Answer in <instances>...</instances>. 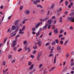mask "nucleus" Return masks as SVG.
<instances>
[{
	"label": "nucleus",
	"mask_w": 74,
	"mask_h": 74,
	"mask_svg": "<svg viewBox=\"0 0 74 74\" xmlns=\"http://www.w3.org/2000/svg\"><path fill=\"white\" fill-rule=\"evenodd\" d=\"M73 15H74V12H73L70 14V16H73Z\"/></svg>",
	"instance_id": "50"
},
{
	"label": "nucleus",
	"mask_w": 74,
	"mask_h": 74,
	"mask_svg": "<svg viewBox=\"0 0 74 74\" xmlns=\"http://www.w3.org/2000/svg\"><path fill=\"white\" fill-rule=\"evenodd\" d=\"M66 58H68V57L69 56V54L68 53L66 55Z\"/></svg>",
	"instance_id": "64"
},
{
	"label": "nucleus",
	"mask_w": 74,
	"mask_h": 74,
	"mask_svg": "<svg viewBox=\"0 0 74 74\" xmlns=\"http://www.w3.org/2000/svg\"><path fill=\"white\" fill-rule=\"evenodd\" d=\"M25 28H26V27L25 26V25H23V27L22 29H20L19 30L21 31H24Z\"/></svg>",
	"instance_id": "12"
},
{
	"label": "nucleus",
	"mask_w": 74,
	"mask_h": 74,
	"mask_svg": "<svg viewBox=\"0 0 74 74\" xmlns=\"http://www.w3.org/2000/svg\"><path fill=\"white\" fill-rule=\"evenodd\" d=\"M56 43L55 41H53L52 43V45H55Z\"/></svg>",
	"instance_id": "41"
},
{
	"label": "nucleus",
	"mask_w": 74,
	"mask_h": 74,
	"mask_svg": "<svg viewBox=\"0 0 74 74\" xmlns=\"http://www.w3.org/2000/svg\"><path fill=\"white\" fill-rule=\"evenodd\" d=\"M69 29L70 30H73V27L72 26Z\"/></svg>",
	"instance_id": "55"
},
{
	"label": "nucleus",
	"mask_w": 74,
	"mask_h": 74,
	"mask_svg": "<svg viewBox=\"0 0 74 74\" xmlns=\"http://www.w3.org/2000/svg\"><path fill=\"white\" fill-rule=\"evenodd\" d=\"M60 44H61L62 45H63V41H60Z\"/></svg>",
	"instance_id": "56"
},
{
	"label": "nucleus",
	"mask_w": 74,
	"mask_h": 74,
	"mask_svg": "<svg viewBox=\"0 0 74 74\" xmlns=\"http://www.w3.org/2000/svg\"><path fill=\"white\" fill-rule=\"evenodd\" d=\"M28 49L27 52H30L31 51V49L29 47L27 48V50Z\"/></svg>",
	"instance_id": "25"
},
{
	"label": "nucleus",
	"mask_w": 74,
	"mask_h": 74,
	"mask_svg": "<svg viewBox=\"0 0 74 74\" xmlns=\"http://www.w3.org/2000/svg\"><path fill=\"white\" fill-rule=\"evenodd\" d=\"M16 49H17V47H15L13 48V50L14 51H16Z\"/></svg>",
	"instance_id": "54"
},
{
	"label": "nucleus",
	"mask_w": 74,
	"mask_h": 74,
	"mask_svg": "<svg viewBox=\"0 0 74 74\" xmlns=\"http://www.w3.org/2000/svg\"><path fill=\"white\" fill-rule=\"evenodd\" d=\"M47 24H46L45 26L43 27L42 28V30H46L47 29Z\"/></svg>",
	"instance_id": "10"
},
{
	"label": "nucleus",
	"mask_w": 74,
	"mask_h": 74,
	"mask_svg": "<svg viewBox=\"0 0 74 74\" xmlns=\"http://www.w3.org/2000/svg\"><path fill=\"white\" fill-rule=\"evenodd\" d=\"M7 38H6L4 39V43H5V42H6V41H7Z\"/></svg>",
	"instance_id": "46"
},
{
	"label": "nucleus",
	"mask_w": 74,
	"mask_h": 74,
	"mask_svg": "<svg viewBox=\"0 0 74 74\" xmlns=\"http://www.w3.org/2000/svg\"><path fill=\"white\" fill-rule=\"evenodd\" d=\"M40 12H42V13H44V10H41L40 11Z\"/></svg>",
	"instance_id": "47"
},
{
	"label": "nucleus",
	"mask_w": 74,
	"mask_h": 74,
	"mask_svg": "<svg viewBox=\"0 0 74 74\" xmlns=\"http://www.w3.org/2000/svg\"><path fill=\"white\" fill-rule=\"evenodd\" d=\"M56 56H55V57L54 60V63H56Z\"/></svg>",
	"instance_id": "29"
},
{
	"label": "nucleus",
	"mask_w": 74,
	"mask_h": 74,
	"mask_svg": "<svg viewBox=\"0 0 74 74\" xmlns=\"http://www.w3.org/2000/svg\"><path fill=\"white\" fill-rule=\"evenodd\" d=\"M25 13L27 15H29L30 14V11L28 10H25Z\"/></svg>",
	"instance_id": "11"
},
{
	"label": "nucleus",
	"mask_w": 74,
	"mask_h": 74,
	"mask_svg": "<svg viewBox=\"0 0 74 74\" xmlns=\"http://www.w3.org/2000/svg\"><path fill=\"white\" fill-rule=\"evenodd\" d=\"M65 5L66 6H67V5H68V4L69 3H68V1H65Z\"/></svg>",
	"instance_id": "37"
},
{
	"label": "nucleus",
	"mask_w": 74,
	"mask_h": 74,
	"mask_svg": "<svg viewBox=\"0 0 74 74\" xmlns=\"http://www.w3.org/2000/svg\"><path fill=\"white\" fill-rule=\"evenodd\" d=\"M19 21H21V20H18L16 21L14 23V25L16 26L17 25H18V24H19Z\"/></svg>",
	"instance_id": "5"
},
{
	"label": "nucleus",
	"mask_w": 74,
	"mask_h": 74,
	"mask_svg": "<svg viewBox=\"0 0 74 74\" xmlns=\"http://www.w3.org/2000/svg\"><path fill=\"white\" fill-rule=\"evenodd\" d=\"M22 51V49L20 48L18 50V52H21Z\"/></svg>",
	"instance_id": "62"
},
{
	"label": "nucleus",
	"mask_w": 74,
	"mask_h": 74,
	"mask_svg": "<svg viewBox=\"0 0 74 74\" xmlns=\"http://www.w3.org/2000/svg\"><path fill=\"white\" fill-rule=\"evenodd\" d=\"M61 40H65V38L64 37H62L61 38Z\"/></svg>",
	"instance_id": "57"
},
{
	"label": "nucleus",
	"mask_w": 74,
	"mask_h": 74,
	"mask_svg": "<svg viewBox=\"0 0 74 74\" xmlns=\"http://www.w3.org/2000/svg\"><path fill=\"white\" fill-rule=\"evenodd\" d=\"M73 17H68L67 18V20H68V21H71V20L72 19V18Z\"/></svg>",
	"instance_id": "15"
},
{
	"label": "nucleus",
	"mask_w": 74,
	"mask_h": 74,
	"mask_svg": "<svg viewBox=\"0 0 74 74\" xmlns=\"http://www.w3.org/2000/svg\"><path fill=\"white\" fill-rule=\"evenodd\" d=\"M3 74H5V73H6V71L5 70H3Z\"/></svg>",
	"instance_id": "63"
},
{
	"label": "nucleus",
	"mask_w": 74,
	"mask_h": 74,
	"mask_svg": "<svg viewBox=\"0 0 74 74\" xmlns=\"http://www.w3.org/2000/svg\"><path fill=\"white\" fill-rule=\"evenodd\" d=\"M16 41L15 40L13 41V42L12 43V47H15L16 45Z\"/></svg>",
	"instance_id": "6"
},
{
	"label": "nucleus",
	"mask_w": 74,
	"mask_h": 74,
	"mask_svg": "<svg viewBox=\"0 0 74 74\" xmlns=\"http://www.w3.org/2000/svg\"><path fill=\"white\" fill-rule=\"evenodd\" d=\"M27 45H25V50H27Z\"/></svg>",
	"instance_id": "34"
},
{
	"label": "nucleus",
	"mask_w": 74,
	"mask_h": 74,
	"mask_svg": "<svg viewBox=\"0 0 74 74\" xmlns=\"http://www.w3.org/2000/svg\"><path fill=\"white\" fill-rule=\"evenodd\" d=\"M55 41L57 44H58L59 43V40H58V39H56Z\"/></svg>",
	"instance_id": "44"
},
{
	"label": "nucleus",
	"mask_w": 74,
	"mask_h": 74,
	"mask_svg": "<svg viewBox=\"0 0 74 74\" xmlns=\"http://www.w3.org/2000/svg\"><path fill=\"white\" fill-rule=\"evenodd\" d=\"M46 24H47V26H48V25H49L47 28L48 29H51V24H48V23H47Z\"/></svg>",
	"instance_id": "22"
},
{
	"label": "nucleus",
	"mask_w": 74,
	"mask_h": 74,
	"mask_svg": "<svg viewBox=\"0 0 74 74\" xmlns=\"http://www.w3.org/2000/svg\"><path fill=\"white\" fill-rule=\"evenodd\" d=\"M68 41H69V40H68L65 41L64 44V46L66 45L67 43H68Z\"/></svg>",
	"instance_id": "21"
},
{
	"label": "nucleus",
	"mask_w": 74,
	"mask_h": 74,
	"mask_svg": "<svg viewBox=\"0 0 74 74\" xmlns=\"http://www.w3.org/2000/svg\"><path fill=\"white\" fill-rule=\"evenodd\" d=\"M54 34H58V33H59V31H58V29H56L54 31Z\"/></svg>",
	"instance_id": "7"
},
{
	"label": "nucleus",
	"mask_w": 74,
	"mask_h": 74,
	"mask_svg": "<svg viewBox=\"0 0 74 74\" xmlns=\"http://www.w3.org/2000/svg\"><path fill=\"white\" fill-rule=\"evenodd\" d=\"M2 65L3 66H5V61H3V62Z\"/></svg>",
	"instance_id": "35"
},
{
	"label": "nucleus",
	"mask_w": 74,
	"mask_h": 74,
	"mask_svg": "<svg viewBox=\"0 0 74 74\" xmlns=\"http://www.w3.org/2000/svg\"><path fill=\"white\" fill-rule=\"evenodd\" d=\"M59 21L60 22H62L63 21V19L62 17H60Z\"/></svg>",
	"instance_id": "27"
},
{
	"label": "nucleus",
	"mask_w": 74,
	"mask_h": 74,
	"mask_svg": "<svg viewBox=\"0 0 74 74\" xmlns=\"http://www.w3.org/2000/svg\"><path fill=\"white\" fill-rule=\"evenodd\" d=\"M33 3L35 4H37L38 3H40V0H36L35 1H32Z\"/></svg>",
	"instance_id": "4"
},
{
	"label": "nucleus",
	"mask_w": 74,
	"mask_h": 74,
	"mask_svg": "<svg viewBox=\"0 0 74 74\" xmlns=\"http://www.w3.org/2000/svg\"><path fill=\"white\" fill-rule=\"evenodd\" d=\"M53 54H50V55H49V57H51V56H53Z\"/></svg>",
	"instance_id": "60"
},
{
	"label": "nucleus",
	"mask_w": 74,
	"mask_h": 74,
	"mask_svg": "<svg viewBox=\"0 0 74 74\" xmlns=\"http://www.w3.org/2000/svg\"><path fill=\"white\" fill-rule=\"evenodd\" d=\"M55 68H56V67H53V68H51L49 70V71H52L53 70H54V69H55Z\"/></svg>",
	"instance_id": "28"
},
{
	"label": "nucleus",
	"mask_w": 74,
	"mask_h": 74,
	"mask_svg": "<svg viewBox=\"0 0 74 74\" xmlns=\"http://www.w3.org/2000/svg\"><path fill=\"white\" fill-rule=\"evenodd\" d=\"M57 49L58 51H60L61 50V47L60 46H58L57 47Z\"/></svg>",
	"instance_id": "23"
},
{
	"label": "nucleus",
	"mask_w": 74,
	"mask_h": 74,
	"mask_svg": "<svg viewBox=\"0 0 74 74\" xmlns=\"http://www.w3.org/2000/svg\"><path fill=\"white\" fill-rule=\"evenodd\" d=\"M40 31H39V32H38L36 34V36H37V37H38V36H39V35H40Z\"/></svg>",
	"instance_id": "33"
},
{
	"label": "nucleus",
	"mask_w": 74,
	"mask_h": 74,
	"mask_svg": "<svg viewBox=\"0 0 74 74\" xmlns=\"http://www.w3.org/2000/svg\"><path fill=\"white\" fill-rule=\"evenodd\" d=\"M62 11V9H60L57 10L56 11L58 12H60V11Z\"/></svg>",
	"instance_id": "30"
},
{
	"label": "nucleus",
	"mask_w": 74,
	"mask_h": 74,
	"mask_svg": "<svg viewBox=\"0 0 74 74\" xmlns=\"http://www.w3.org/2000/svg\"><path fill=\"white\" fill-rule=\"evenodd\" d=\"M42 67V64H40L39 65V68H41Z\"/></svg>",
	"instance_id": "59"
},
{
	"label": "nucleus",
	"mask_w": 74,
	"mask_h": 74,
	"mask_svg": "<svg viewBox=\"0 0 74 74\" xmlns=\"http://www.w3.org/2000/svg\"><path fill=\"white\" fill-rule=\"evenodd\" d=\"M50 45V42H48L45 44V46H48Z\"/></svg>",
	"instance_id": "36"
},
{
	"label": "nucleus",
	"mask_w": 74,
	"mask_h": 74,
	"mask_svg": "<svg viewBox=\"0 0 74 74\" xmlns=\"http://www.w3.org/2000/svg\"><path fill=\"white\" fill-rule=\"evenodd\" d=\"M36 28L35 27H33L32 29V32H35L36 31Z\"/></svg>",
	"instance_id": "31"
},
{
	"label": "nucleus",
	"mask_w": 74,
	"mask_h": 74,
	"mask_svg": "<svg viewBox=\"0 0 74 74\" xmlns=\"http://www.w3.org/2000/svg\"><path fill=\"white\" fill-rule=\"evenodd\" d=\"M36 52V50H34L33 51L32 53L33 54H35Z\"/></svg>",
	"instance_id": "52"
},
{
	"label": "nucleus",
	"mask_w": 74,
	"mask_h": 74,
	"mask_svg": "<svg viewBox=\"0 0 74 74\" xmlns=\"http://www.w3.org/2000/svg\"><path fill=\"white\" fill-rule=\"evenodd\" d=\"M12 63H14V62H15V60H13L12 61Z\"/></svg>",
	"instance_id": "61"
},
{
	"label": "nucleus",
	"mask_w": 74,
	"mask_h": 74,
	"mask_svg": "<svg viewBox=\"0 0 74 74\" xmlns=\"http://www.w3.org/2000/svg\"><path fill=\"white\" fill-rule=\"evenodd\" d=\"M37 7H38V8H40H40H42V7L41 6V5H37Z\"/></svg>",
	"instance_id": "38"
},
{
	"label": "nucleus",
	"mask_w": 74,
	"mask_h": 74,
	"mask_svg": "<svg viewBox=\"0 0 74 74\" xmlns=\"http://www.w3.org/2000/svg\"><path fill=\"white\" fill-rule=\"evenodd\" d=\"M20 35L19 34L18 35H17L16 36H15V40L16 41H17V39L18 38V37H20Z\"/></svg>",
	"instance_id": "14"
},
{
	"label": "nucleus",
	"mask_w": 74,
	"mask_h": 74,
	"mask_svg": "<svg viewBox=\"0 0 74 74\" xmlns=\"http://www.w3.org/2000/svg\"><path fill=\"white\" fill-rule=\"evenodd\" d=\"M17 29L15 31H14L13 33H11L10 34L11 36L10 37V38H12V37H14L16 35V32H17L18 31V29H19V27H17Z\"/></svg>",
	"instance_id": "1"
},
{
	"label": "nucleus",
	"mask_w": 74,
	"mask_h": 74,
	"mask_svg": "<svg viewBox=\"0 0 74 74\" xmlns=\"http://www.w3.org/2000/svg\"><path fill=\"white\" fill-rule=\"evenodd\" d=\"M4 18V16L3 17L2 20H0V26L1 25V24H2V21H3Z\"/></svg>",
	"instance_id": "16"
},
{
	"label": "nucleus",
	"mask_w": 74,
	"mask_h": 74,
	"mask_svg": "<svg viewBox=\"0 0 74 74\" xmlns=\"http://www.w3.org/2000/svg\"><path fill=\"white\" fill-rule=\"evenodd\" d=\"M64 14L65 15H67V14H68V12L67 11H66L65 12Z\"/></svg>",
	"instance_id": "53"
},
{
	"label": "nucleus",
	"mask_w": 74,
	"mask_h": 74,
	"mask_svg": "<svg viewBox=\"0 0 74 74\" xmlns=\"http://www.w3.org/2000/svg\"><path fill=\"white\" fill-rule=\"evenodd\" d=\"M47 24L48 25H51V23L53 22V20H49L47 21Z\"/></svg>",
	"instance_id": "9"
},
{
	"label": "nucleus",
	"mask_w": 74,
	"mask_h": 74,
	"mask_svg": "<svg viewBox=\"0 0 74 74\" xmlns=\"http://www.w3.org/2000/svg\"><path fill=\"white\" fill-rule=\"evenodd\" d=\"M56 18V17H55V16H53L52 17L51 19H55Z\"/></svg>",
	"instance_id": "49"
},
{
	"label": "nucleus",
	"mask_w": 74,
	"mask_h": 74,
	"mask_svg": "<svg viewBox=\"0 0 74 74\" xmlns=\"http://www.w3.org/2000/svg\"><path fill=\"white\" fill-rule=\"evenodd\" d=\"M47 48L48 49H51V46H49Z\"/></svg>",
	"instance_id": "58"
},
{
	"label": "nucleus",
	"mask_w": 74,
	"mask_h": 74,
	"mask_svg": "<svg viewBox=\"0 0 74 74\" xmlns=\"http://www.w3.org/2000/svg\"><path fill=\"white\" fill-rule=\"evenodd\" d=\"M23 32V31H21L19 30V34H21V35H22L23 34V33H25V32Z\"/></svg>",
	"instance_id": "26"
},
{
	"label": "nucleus",
	"mask_w": 74,
	"mask_h": 74,
	"mask_svg": "<svg viewBox=\"0 0 74 74\" xmlns=\"http://www.w3.org/2000/svg\"><path fill=\"white\" fill-rule=\"evenodd\" d=\"M53 24H56V20H55L53 21Z\"/></svg>",
	"instance_id": "45"
},
{
	"label": "nucleus",
	"mask_w": 74,
	"mask_h": 74,
	"mask_svg": "<svg viewBox=\"0 0 74 74\" xmlns=\"http://www.w3.org/2000/svg\"><path fill=\"white\" fill-rule=\"evenodd\" d=\"M27 43V41L26 40H25L23 42V44H26Z\"/></svg>",
	"instance_id": "48"
},
{
	"label": "nucleus",
	"mask_w": 74,
	"mask_h": 74,
	"mask_svg": "<svg viewBox=\"0 0 74 74\" xmlns=\"http://www.w3.org/2000/svg\"><path fill=\"white\" fill-rule=\"evenodd\" d=\"M55 7V4H53L51 6V7L50 8V9L51 10H52L53 9V7Z\"/></svg>",
	"instance_id": "17"
},
{
	"label": "nucleus",
	"mask_w": 74,
	"mask_h": 74,
	"mask_svg": "<svg viewBox=\"0 0 74 74\" xmlns=\"http://www.w3.org/2000/svg\"><path fill=\"white\" fill-rule=\"evenodd\" d=\"M62 36H63V35L61 34V35H60L58 37H59V38H60L62 37Z\"/></svg>",
	"instance_id": "51"
},
{
	"label": "nucleus",
	"mask_w": 74,
	"mask_h": 74,
	"mask_svg": "<svg viewBox=\"0 0 74 74\" xmlns=\"http://www.w3.org/2000/svg\"><path fill=\"white\" fill-rule=\"evenodd\" d=\"M64 32V30H63V29H62L61 30L60 32V34H62V33H63Z\"/></svg>",
	"instance_id": "39"
},
{
	"label": "nucleus",
	"mask_w": 74,
	"mask_h": 74,
	"mask_svg": "<svg viewBox=\"0 0 74 74\" xmlns=\"http://www.w3.org/2000/svg\"><path fill=\"white\" fill-rule=\"evenodd\" d=\"M42 22H41V23H36V25H35V26L36 28H38L39 27L40 25H42Z\"/></svg>",
	"instance_id": "2"
},
{
	"label": "nucleus",
	"mask_w": 74,
	"mask_h": 74,
	"mask_svg": "<svg viewBox=\"0 0 74 74\" xmlns=\"http://www.w3.org/2000/svg\"><path fill=\"white\" fill-rule=\"evenodd\" d=\"M37 55L38 56H41V55H42V52H39Z\"/></svg>",
	"instance_id": "24"
},
{
	"label": "nucleus",
	"mask_w": 74,
	"mask_h": 74,
	"mask_svg": "<svg viewBox=\"0 0 74 74\" xmlns=\"http://www.w3.org/2000/svg\"><path fill=\"white\" fill-rule=\"evenodd\" d=\"M16 26L14 25H12V28H11L12 30H16Z\"/></svg>",
	"instance_id": "8"
},
{
	"label": "nucleus",
	"mask_w": 74,
	"mask_h": 74,
	"mask_svg": "<svg viewBox=\"0 0 74 74\" xmlns=\"http://www.w3.org/2000/svg\"><path fill=\"white\" fill-rule=\"evenodd\" d=\"M33 48L34 49H36L37 48V45H36L35 46H34Z\"/></svg>",
	"instance_id": "40"
},
{
	"label": "nucleus",
	"mask_w": 74,
	"mask_h": 74,
	"mask_svg": "<svg viewBox=\"0 0 74 74\" xmlns=\"http://www.w3.org/2000/svg\"><path fill=\"white\" fill-rule=\"evenodd\" d=\"M29 20H30L29 19H26L25 20H24L22 22L23 24H25V22L26 21H29Z\"/></svg>",
	"instance_id": "19"
},
{
	"label": "nucleus",
	"mask_w": 74,
	"mask_h": 74,
	"mask_svg": "<svg viewBox=\"0 0 74 74\" xmlns=\"http://www.w3.org/2000/svg\"><path fill=\"white\" fill-rule=\"evenodd\" d=\"M34 66V64H33L31 65L30 67L29 68V69L30 70H32L33 69V66Z\"/></svg>",
	"instance_id": "18"
},
{
	"label": "nucleus",
	"mask_w": 74,
	"mask_h": 74,
	"mask_svg": "<svg viewBox=\"0 0 74 74\" xmlns=\"http://www.w3.org/2000/svg\"><path fill=\"white\" fill-rule=\"evenodd\" d=\"M67 70V67H66L65 68L63 69V71H66Z\"/></svg>",
	"instance_id": "42"
},
{
	"label": "nucleus",
	"mask_w": 74,
	"mask_h": 74,
	"mask_svg": "<svg viewBox=\"0 0 74 74\" xmlns=\"http://www.w3.org/2000/svg\"><path fill=\"white\" fill-rule=\"evenodd\" d=\"M55 49V48L54 47H52V48L51 50V52H50L51 53H53V49Z\"/></svg>",
	"instance_id": "20"
},
{
	"label": "nucleus",
	"mask_w": 74,
	"mask_h": 74,
	"mask_svg": "<svg viewBox=\"0 0 74 74\" xmlns=\"http://www.w3.org/2000/svg\"><path fill=\"white\" fill-rule=\"evenodd\" d=\"M49 18V16H47L44 19H43V21H47V20H48Z\"/></svg>",
	"instance_id": "13"
},
{
	"label": "nucleus",
	"mask_w": 74,
	"mask_h": 74,
	"mask_svg": "<svg viewBox=\"0 0 74 74\" xmlns=\"http://www.w3.org/2000/svg\"><path fill=\"white\" fill-rule=\"evenodd\" d=\"M37 41H38V45L39 47H41L42 46V43H41V40H37Z\"/></svg>",
	"instance_id": "3"
},
{
	"label": "nucleus",
	"mask_w": 74,
	"mask_h": 74,
	"mask_svg": "<svg viewBox=\"0 0 74 74\" xmlns=\"http://www.w3.org/2000/svg\"><path fill=\"white\" fill-rule=\"evenodd\" d=\"M32 64V63L31 62L29 61V62H28V66H31Z\"/></svg>",
	"instance_id": "32"
},
{
	"label": "nucleus",
	"mask_w": 74,
	"mask_h": 74,
	"mask_svg": "<svg viewBox=\"0 0 74 74\" xmlns=\"http://www.w3.org/2000/svg\"><path fill=\"white\" fill-rule=\"evenodd\" d=\"M71 22H74V17H72V20Z\"/></svg>",
	"instance_id": "43"
}]
</instances>
